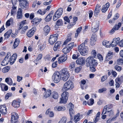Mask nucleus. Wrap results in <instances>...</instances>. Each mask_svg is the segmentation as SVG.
I'll return each instance as SVG.
<instances>
[{"mask_svg":"<svg viewBox=\"0 0 123 123\" xmlns=\"http://www.w3.org/2000/svg\"><path fill=\"white\" fill-rule=\"evenodd\" d=\"M79 51L81 55L83 56L86 55L88 53V47L84 45V44H82L79 46L78 48Z\"/></svg>","mask_w":123,"mask_h":123,"instance_id":"nucleus-1","label":"nucleus"},{"mask_svg":"<svg viewBox=\"0 0 123 123\" xmlns=\"http://www.w3.org/2000/svg\"><path fill=\"white\" fill-rule=\"evenodd\" d=\"M69 77L68 70L66 68H64L62 70L61 73V79L63 81H66Z\"/></svg>","mask_w":123,"mask_h":123,"instance_id":"nucleus-2","label":"nucleus"},{"mask_svg":"<svg viewBox=\"0 0 123 123\" xmlns=\"http://www.w3.org/2000/svg\"><path fill=\"white\" fill-rule=\"evenodd\" d=\"M86 65L87 67L92 66H96L98 64L96 60L91 56H89L86 59Z\"/></svg>","mask_w":123,"mask_h":123,"instance_id":"nucleus-3","label":"nucleus"},{"mask_svg":"<svg viewBox=\"0 0 123 123\" xmlns=\"http://www.w3.org/2000/svg\"><path fill=\"white\" fill-rule=\"evenodd\" d=\"M74 87V85L72 82L71 80H68L64 84L63 87V90L67 91L72 89Z\"/></svg>","mask_w":123,"mask_h":123,"instance_id":"nucleus-4","label":"nucleus"},{"mask_svg":"<svg viewBox=\"0 0 123 123\" xmlns=\"http://www.w3.org/2000/svg\"><path fill=\"white\" fill-rule=\"evenodd\" d=\"M7 55L5 57L4 59L1 62V64L2 66H5L7 65L9 62H10V57H11V54L10 52H8L7 54Z\"/></svg>","mask_w":123,"mask_h":123,"instance_id":"nucleus-5","label":"nucleus"},{"mask_svg":"<svg viewBox=\"0 0 123 123\" xmlns=\"http://www.w3.org/2000/svg\"><path fill=\"white\" fill-rule=\"evenodd\" d=\"M58 35L57 34L51 35L50 36L49 42L51 45L53 44L57 41Z\"/></svg>","mask_w":123,"mask_h":123,"instance_id":"nucleus-6","label":"nucleus"},{"mask_svg":"<svg viewBox=\"0 0 123 123\" xmlns=\"http://www.w3.org/2000/svg\"><path fill=\"white\" fill-rule=\"evenodd\" d=\"M61 79V75H60L59 73L58 72H55L52 76V79L56 83L59 82Z\"/></svg>","mask_w":123,"mask_h":123,"instance_id":"nucleus-7","label":"nucleus"},{"mask_svg":"<svg viewBox=\"0 0 123 123\" xmlns=\"http://www.w3.org/2000/svg\"><path fill=\"white\" fill-rule=\"evenodd\" d=\"M36 28L35 27H33L32 29L29 30L27 32L26 35L29 37H32L36 31Z\"/></svg>","mask_w":123,"mask_h":123,"instance_id":"nucleus-8","label":"nucleus"},{"mask_svg":"<svg viewBox=\"0 0 123 123\" xmlns=\"http://www.w3.org/2000/svg\"><path fill=\"white\" fill-rule=\"evenodd\" d=\"M113 112L111 110H107V106L106 105L105 106L102 113V114L109 113V115L111 116L113 114Z\"/></svg>","mask_w":123,"mask_h":123,"instance_id":"nucleus-9","label":"nucleus"},{"mask_svg":"<svg viewBox=\"0 0 123 123\" xmlns=\"http://www.w3.org/2000/svg\"><path fill=\"white\" fill-rule=\"evenodd\" d=\"M21 7L25 10L28 8V4L27 1L26 0H23L22 2L19 4Z\"/></svg>","mask_w":123,"mask_h":123,"instance_id":"nucleus-10","label":"nucleus"},{"mask_svg":"<svg viewBox=\"0 0 123 123\" xmlns=\"http://www.w3.org/2000/svg\"><path fill=\"white\" fill-rule=\"evenodd\" d=\"M85 58L80 57L77 60L76 63L78 64L83 65L85 64Z\"/></svg>","mask_w":123,"mask_h":123,"instance_id":"nucleus-11","label":"nucleus"},{"mask_svg":"<svg viewBox=\"0 0 123 123\" xmlns=\"http://www.w3.org/2000/svg\"><path fill=\"white\" fill-rule=\"evenodd\" d=\"M18 118V114L16 113H13L12 114L11 118V122L12 123H15Z\"/></svg>","mask_w":123,"mask_h":123,"instance_id":"nucleus-12","label":"nucleus"},{"mask_svg":"<svg viewBox=\"0 0 123 123\" xmlns=\"http://www.w3.org/2000/svg\"><path fill=\"white\" fill-rule=\"evenodd\" d=\"M120 39V38L119 37L114 38L111 43L112 47H114L117 45L119 43Z\"/></svg>","mask_w":123,"mask_h":123,"instance_id":"nucleus-13","label":"nucleus"},{"mask_svg":"<svg viewBox=\"0 0 123 123\" xmlns=\"http://www.w3.org/2000/svg\"><path fill=\"white\" fill-rule=\"evenodd\" d=\"M67 59V55H62L58 58V61L59 63L65 62Z\"/></svg>","mask_w":123,"mask_h":123,"instance_id":"nucleus-14","label":"nucleus"},{"mask_svg":"<svg viewBox=\"0 0 123 123\" xmlns=\"http://www.w3.org/2000/svg\"><path fill=\"white\" fill-rule=\"evenodd\" d=\"M121 23H119L118 25H115L112 29L110 31V33H113L115 31L117 30L121 27Z\"/></svg>","mask_w":123,"mask_h":123,"instance_id":"nucleus-15","label":"nucleus"},{"mask_svg":"<svg viewBox=\"0 0 123 123\" xmlns=\"http://www.w3.org/2000/svg\"><path fill=\"white\" fill-rule=\"evenodd\" d=\"M0 112L2 114L5 115L6 114L7 110L5 106H0Z\"/></svg>","mask_w":123,"mask_h":123,"instance_id":"nucleus-16","label":"nucleus"},{"mask_svg":"<svg viewBox=\"0 0 123 123\" xmlns=\"http://www.w3.org/2000/svg\"><path fill=\"white\" fill-rule=\"evenodd\" d=\"M51 93V91L50 90H48L45 91L43 94V98H46L49 97Z\"/></svg>","mask_w":123,"mask_h":123,"instance_id":"nucleus-17","label":"nucleus"},{"mask_svg":"<svg viewBox=\"0 0 123 123\" xmlns=\"http://www.w3.org/2000/svg\"><path fill=\"white\" fill-rule=\"evenodd\" d=\"M20 101L18 100H14L13 101L12 105L14 108H17L20 105Z\"/></svg>","mask_w":123,"mask_h":123,"instance_id":"nucleus-18","label":"nucleus"},{"mask_svg":"<svg viewBox=\"0 0 123 123\" xmlns=\"http://www.w3.org/2000/svg\"><path fill=\"white\" fill-rule=\"evenodd\" d=\"M17 54H14L10 57V64L11 65H12L14 63L17 58Z\"/></svg>","mask_w":123,"mask_h":123,"instance_id":"nucleus-19","label":"nucleus"},{"mask_svg":"<svg viewBox=\"0 0 123 123\" xmlns=\"http://www.w3.org/2000/svg\"><path fill=\"white\" fill-rule=\"evenodd\" d=\"M22 11L21 8H19L17 11L16 16L17 19H20L22 18Z\"/></svg>","mask_w":123,"mask_h":123,"instance_id":"nucleus-20","label":"nucleus"},{"mask_svg":"<svg viewBox=\"0 0 123 123\" xmlns=\"http://www.w3.org/2000/svg\"><path fill=\"white\" fill-rule=\"evenodd\" d=\"M41 18H35L33 20L31 21V23L33 25H37L39 23V21H41Z\"/></svg>","mask_w":123,"mask_h":123,"instance_id":"nucleus-21","label":"nucleus"},{"mask_svg":"<svg viewBox=\"0 0 123 123\" xmlns=\"http://www.w3.org/2000/svg\"><path fill=\"white\" fill-rule=\"evenodd\" d=\"M61 44V41H58L56 43L53 48L54 50L55 51H56L59 49Z\"/></svg>","mask_w":123,"mask_h":123,"instance_id":"nucleus-22","label":"nucleus"},{"mask_svg":"<svg viewBox=\"0 0 123 123\" xmlns=\"http://www.w3.org/2000/svg\"><path fill=\"white\" fill-rule=\"evenodd\" d=\"M82 116L80 115L79 113H78L74 117V121L75 123H77L78 121L80 120Z\"/></svg>","mask_w":123,"mask_h":123,"instance_id":"nucleus-23","label":"nucleus"},{"mask_svg":"<svg viewBox=\"0 0 123 123\" xmlns=\"http://www.w3.org/2000/svg\"><path fill=\"white\" fill-rule=\"evenodd\" d=\"M110 6V4L109 3H107L105 5L103 6V8L101 9V11L103 12H105L107 10Z\"/></svg>","mask_w":123,"mask_h":123,"instance_id":"nucleus-24","label":"nucleus"},{"mask_svg":"<svg viewBox=\"0 0 123 123\" xmlns=\"http://www.w3.org/2000/svg\"><path fill=\"white\" fill-rule=\"evenodd\" d=\"M65 109V107L63 106H56L54 108V110L56 111H64Z\"/></svg>","mask_w":123,"mask_h":123,"instance_id":"nucleus-25","label":"nucleus"},{"mask_svg":"<svg viewBox=\"0 0 123 123\" xmlns=\"http://www.w3.org/2000/svg\"><path fill=\"white\" fill-rule=\"evenodd\" d=\"M100 6L98 5H97L96 6L94 11V13L95 15H98V14L100 11Z\"/></svg>","mask_w":123,"mask_h":123,"instance_id":"nucleus-26","label":"nucleus"},{"mask_svg":"<svg viewBox=\"0 0 123 123\" xmlns=\"http://www.w3.org/2000/svg\"><path fill=\"white\" fill-rule=\"evenodd\" d=\"M19 42V39H16L14 43V44L13 46V49H15L18 46Z\"/></svg>","mask_w":123,"mask_h":123,"instance_id":"nucleus-27","label":"nucleus"},{"mask_svg":"<svg viewBox=\"0 0 123 123\" xmlns=\"http://www.w3.org/2000/svg\"><path fill=\"white\" fill-rule=\"evenodd\" d=\"M58 12L56 11L54 15L53 20L54 21H56L59 18H60L61 16V15L58 14Z\"/></svg>","mask_w":123,"mask_h":123,"instance_id":"nucleus-28","label":"nucleus"},{"mask_svg":"<svg viewBox=\"0 0 123 123\" xmlns=\"http://www.w3.org/2000/svg\"><path fill=\"white\" fill-rule=\"evenodd\" d=\"M12 32V31L11 30H10L7 31L4 35V36L5 38H8Z\"/></svg>","mask_w":123,"mask_h":123,"instance_id":"nucleus-29","label":"nucleus"},{"mask_svg":"<svg viewBox=\"0 0 123 123\" xmlns=\"http://www.w3.org/2000/svg\"><path fill=\"white\" fill-rule=\"evenodd\" d=\"M68 93L66 92H63L61 95L62 98H65L66 99H68Z\"/></svg>","mask_w":123,"mask_h":123,"instance_id":"nucleus-30","label":"nucleus"},{"mask_svg":"<svg viewBox=\"0 0 123 123\" xmlns=\"http://www.w3.org/2000/svg\"><path fill=\"white\" fill-rule=\"evenodd\" d=\"M112 53L111 52H109L107 55L106 56L105 59L106 60L109 61L112 58Z\"/></svg>","mask_w":123,"mask_h":123,"instance_id":"nucleus-31","label":"nucleus"},{"mask_svg":"<svg viewBox=\"0 0 123 123\" xmlns=\"http://www.w3.org/2000/svg\"><path fill=\"white\" fill-rule=\"evenodd\" d=\"M52 97L55 99H57L58 98L59 95L57 92H53L52 93Z\"/></svg>","mask_w":123,"mask_h":123,"instance_id":"nucleus-32","label":"nucleus"},{"mask_svg":"<svg viewBox=\"0 0 123 123\" xmlns=\"http://www.w3.org/2000/svg\"><path fill=\"white\" fill-rule=\"evenodd\" d=\"M1 88L2 90L3 91H7L8 89V87L4 84H1Z\"/></svg>","mask_w":123,"mask_h":123,"instance_id":"nucleus-33","label":"nucleus"},{"mask_svg":"<svg viewBox=\"0 0 123 123\" xmlns=\"http://www.w3.org/2000/svg\"><path fill=\"white\" fill-rule=\"evenodd\" d=\"M79 56V53L78 52L76 51L75 52L74 54L73 55L72 58L74 59H77Z\"/></svg>","mask_w":123,"mask_h":123,"instance_id":"nucleus-34","label":"nucleus"},{"mask_svg":"<svg viewBox=\"0 0 123 123\" xmlns=\"http://www.w3.org/2000/svg\"><path fill=\"white\" fill-rule=\"evenodd\" d=\"M50 27L48 25L45 26L43 28V30L47 34L49 33L50 30Z\"/></svg>","mask_w":123,"mask_h":123,"instance_id":"nucleus-35","label":"nucleus"},{"mask_svg":"<svg viewBox=\"0 0 123 123\" xmlns=\"http://www.w3.org/2000/svg\"><path fill=\"white\" fill-rule=\"evenodd\" d=\"M98 30V25L96 24L95 26L92 28V31L94 33L96 32Z\"/></svg>","mask_w":123,"mask_h":123,"instance_id":"nucleus-36","label":"nucleus"},{"mask_svg":"<svg viewBox=\"0 0 123 123\" xmlns=\"http://www.w3.org/2000/svg\"><path fill=\"white\" fill-rule=\"evenodd\" d=\"M16 7L13 6L11 10V15H13L15 14L17 10L16 9Z\"/></svg>","mask_w":123,"mask_h":123,"instance_id":"nucleus-37","label":"nucleus"},{"mask_svg":"<svg viewBox=\"0 0 123 123\" xmlns=\"http://www.w3.org/2000/svg\"><path fill=\"white\" fill-rule=\"evenodd\" d=\"M63 24V22L62 19H59L56 22V25L57 26L62 25Z\"/></svg>","mask_w":123,"mask_h":123,"instance_id":"nucleus-38","label":"nucleus"},{"mask_svg":"<svg viewBox=\"0 0 123 123\" xmlns=\"http://www.w3.org/2000/svg\"><path fill=\"white\" fill-rule=\"evenodd\" d=\"M37 13L40 15H44L46 12V10L42 11L40 9H39L37 11Z\"/></svg>","mask_w":123,"mask_h":123,"instance_id":"nucleus-39","label":"nucleus"},{"mask_svg":"<svg viewBox=\"0 0 123 123\" xmlns=\"http://www.w3.org/2000/svg\"><path fill=\"white\" fill-rule=\"evenodd\" d=\"M82 29V27L80 26L76 30V33L75 34V37H77L78 36V35Z\"/></svg>","mask_w":123,"mask_h":123,"instance_id":"nucleus-40","label":"nucleus"},{"mask_svg":"<svg viewBox=\"0 0 123 123\" xmlns=\"http://www.w3.org/2000/svg\"><path fill=\"white\" fill-rule=\"evenodd\" d=\"M115 82L122 83L123 82V80L122 77H117L115 80Z\"/></svg>","mask_w":123,"mask_h":123,"instance_id":"nucleus-41","label":"nucleus"},{"mask_svg":"<svg viewBox=\"0 0 123 123\" xmlns=\"http://www.w3.org/2000/svg\"><path fill=\"white\" fill-rule=\"evenodd\" d=\"M70 51L69 49L67 47L64 48L62 50V52L65 54L68 53Z\"/></svg>","mask_w":123,"mask_h":123,"instance_id":"nucleus-42","label":"nucleus"},{"mask_svg":"<svg viewBox=\"0 0 123 123\" xmlns=\"http://www.w3.org/2000/svg\"><path fill=\"white\" fill-rule=\"evenodd\" d=\"M67 100L68 99H66L65 98H62H62H60L59 103L60 104H65L67 102Z\"/></svg>","mask_w":123,"mask_h":123,"instance_id":"nucleus-43","label":"nucleus"},{"mask_svg":"<svg viewBox=\"0 0 123 123\" xmlns=\"http://www.w3.org/2000/svg\"><path fill=\"white\" fill-rule=\"evenodd\" d=\"M10 68L9 67H5L3 68L2 69V72L3 73H6L8 71Z\"/></svg>","mask_w":123,"mask_h":123,"instance_id":"nucleus-44","label":"nucleus"},{"mask_svg":"<svg viewBox=\"0 0 123 123\" xmlns=\"http://www.w3.org/2000/svg\"><path fill=\"white\" fill-rule=\"evenodd\" d=\"M103 45H105L107 48L110 47L111 44V43H109V42L107 41L106 42H103Z\"/></svg>","mask_w":123,"mask_h":123,"instance_id":"nucleus-45","label":"nucleus"},{"mask_svg":"<svg viewBox=\"0 0 123 123\" xmlns=\"http://www.w3.org/2000/svg\"><path fill=\"white\" fill-rule=\"evenodd\" d=\"M74 43L73 42L70 43L69 44H68L67 46V47L68 48V49H70V51L71 49L73 48V47L74 46Z\"/></svg>","mask_w":123,"mask_h":123,"instance_id":"nucleus-46","label":"nucleus"},{"mask_svg":"<svg viewBox=\"0 0 123 123\" xmlns=\"http://www.w3.org/2000/svg\"><path fill=\"white\" fill-rule=\"evenodd\" d=\"M39 49L41 51H42L44 49V46L43 44H40L38 46Z\"/></svg>","mask_w":123,"mask_h":123,"instance_id":"nucleus-47","label":"nucleus"},{"mask_svg":"<svg viewBox=\"0 0 123 123\" xmlns=\"http://www.w3.org/2000/svg\"><path fill=\"white\" fill-rule=\"evenodd\" d=\"M66 118L65 117H63L61 119V120L59 122L60 123H66Z\"/></svg>","mask_w":123,"mask_h":123,"instance_id":"nucleus-48","label":"nucleus"},{"mask_svg":"<svg viewBox=\"0 0 123 123\" xmlns=\"http://www.w3.org/2000/svg\"><path fill=\"white\" fill-rule=\"evenodd\" d=\"M52 17V16L48 14L45 18V20L46 21H49L51 20Z\"/></svg>","mask_w":123,"mask_h":123,"instance_id":"nucleus-49","label":"nucleus"},{"mask_svg":"<svg viewBox=\"0 0 123 123\" xmlns=\"http://www.w3.org/2000/svg\"><path fill=\"white\" fill-rule=\"evenodd\" d=\"M75 62H72L70 64L69 66V68H70L72 70V68H74L75 66Z\"/></svg>","mask_w":123,"mask_h":123,"instance_id":"nucleus-50","label":"nucleus"},{"mask_svg":"<svg viewBox=\"0 0 123 123\" xmlns=\"http://www.w3.org/2000/svg\"><path fill=\"white\" fill-rule=\"evenodd\" d=\"M123 63V59L122 58H119L117 61V63L119 65L122 64Z\"/></svg>","mask_w":123,"mask_h":123,"instance_id":"nucleus-51","label":"nucleus"},{"mask_svg":"<svg viewBox=\"0 0 123 123\" xmlns=\"http://www.w3.org/2000/svg\"><path fill=\"white\" fill-rule=\"evenodd\" d=\"M71 38L70 37H68V38L64 42L63 44L64 45H65L67 44L71 40Z\"/></svg>","mask_w":123,"mask_h":123,"instance_id":"nucleus-52","label":"nucleus"},{"mask_svg":"<svg viewBox=\"0 0 123 123\" xmlns=\"http://www.w3.org/2000/svg\"><path fill=\"white\" fill-rule=\"evenodd\" d=\"M82 69V67L80 66L79 67H77L75 69V72L78 73Z\"/></svg>","mask_w":123,"mask_h":123,"instance_id":"nucleus-53","label":"nucleus"},{"mask_svg":"<svg viewBox=\"0 0 123 123\" xmlns=\"http://www.w3.org/2000/svg\"><path fill=\"white\" fill-rule=\"evenodd\" d=\"M42 57V55L41 54H39L38 55V56L36 60V61H38L39 60H41Z\"/></svg>","mask_w":123,"mask_h":123,"instance_id":"nucleus-54","label":"nucleus"},{"mask_svg":"<svg viewBox=\"0 0 123 123\" xmlns=\"http://www.w3.org/2000/svg\"><path fill=\"white\" fill-rule=\"evenodd\" d=\"M90 100V103L89 102H88L87 104L89 105H92L94 103V100L93 98H91Z\"/></svg>","mask_w":123,"mask_h":123,"instance_id":"nucleus-55","label":"nucleus"},{"mask_svg":"<svg viewBox=\"0 0 123 123\" xmlns=\"http://www.w3.org/2000/svg\"><path fill=\"white\" fill-rule=\"evenodd\" d=\"M56 11L58 12V13L61 15L62 13V9L61 8H59Z\"/></svg>","mask_w":123,"mask_h":123,"instance_id":"nucleus-56","label":"nucleus"},{"mask_svg":"<svg viewBox=\"0 0 123 123\" xmlns=\"http://www.w3.org/2000/svg\"><path fill=\"white\" fill-rule=\"evenodd\" d=\"M91 40L90 42V43L91 45H94L96 43V40L95 39H92Z\"/></svg>","mask_w":123,"mask_h":123,"instance_id":"nucleus-57","label":"nucleus"},{"mask_svg":"<svg viewBox=\"0 0 123 123\" xmlns=\"http://www.w3.org/2000/svg\"><path fill=\"white\" fill-rule=\"evenodd\" d=\"M114 68L116 70L118 71H120L121 69V68L117 66H115Z\"/></svg>","mask_w":123,"mask_h":123,"instance_id":"nucleus-58","label":"nucleus"},{"mask_svg":"<svg viewBox=\"0 0 123 123\" xmlns=\"http://www.w3.org/2000/svg\"><path fill=\"white\" fill-rule=\"evenodd\" d=\"M64 19L65 21L66 22H67L68 23H70V20L68 17L67 16H65L64 17Z\"/></svg>","mask_w":123,"mask_h":123,"instance_id":"nucleus-59","label":"nucleus"},{"mask_svg":"<svg viewBox=\"0 0 123 123\" xmlns=\"http://www.w3.org/2000/svg\"><path fill=\"white\" fill-rule=\"evenodd\" d=\"M69 114L70 117H72V115L73 114L74 112L73 110V108H70L69 110Z\"/></svg>","mask_w":123,"mask_h":123,"instance_id":"nucleus-60","label":"nucleus"},{"mask_svg":"<svg viewBox=\"0 0 123 123\" xmlns=\"http://www.w3.org/2000/svg\"><path fill=\"white\" fill-rule=\"evenodd\" d=\"M107 78V76L106 75H105L102 77L101 78V81L102 82L105 81Z\"/></svg>","mask_w":123,"mask_h":123,"instance_id":"nucleus-61","label":"nucleus"},{"mask_svg":"<svg viewBox=\"0 0 123 123\" xmlns=\"http://www.w3.org/2000/svg\"><path fill=\"white\" fill-rule=\"evenodd\" d=\"M94 66H89L91 71L92 72H94L96 71V69Z\"/></svg>","mask_w":123,"mask_h":123,"instance_id":"nucleus-62","label":"nucleus"},{"mask_svg":"<svg viewBox=\"0 0 123 123\" xmlns=\"http://www.w3.org/2000/svg\"><path fill=\"white\" fill-rule=\"evenodd\" d=\"M92 54L93 55V57H95L96 55V51L94 50H92Z\"/></svg>","mask_w":123,"mask_h":123,"instance_id":"nucleus-63","label":"nucleus"},{"mask_svg":"<svg viewBox=\"0 0 123 123\" xmlns=\"http://www.w3.org/2000/svg\"><path fill=\"white\" fill-rule=\"evenodd\" d=\"M97 57L100 60H103V57L102 55L100 54H98L97 55Z\"/></svg>","mask_w":123,"mask_h":123,"instance_id":"nucleus-64","label":"nucleus"}]
</instances>
